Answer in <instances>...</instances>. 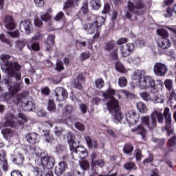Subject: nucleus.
Listing matches in <instances>:
<instances>
[{
	"label": "nucleus",
	"mask_w": 176,
	"mask_h": 176,
	"mask_svg": "<svg viewBox=\"0 0 176 176\" xmlns=\"http://www.w3.org/2000/svg\"><path fill=\"white\" fill-rule=\"evenodd\" d=\"M141 123L146 126L149 131H153L157 127V123H163V113L157 110H154L151 116H142Z\"/></svg>",
	"instance_id": "f257e3e1"
},
{
	"label": "nucleus",
	"mask_w": 176,
	"mask_h": 176,
	"mask_svg": "<svg viewBox=\"0 0 176 176\" xmlns=\"http://www.w3.org/2000/svg\"><path fill=\"white\" fill-rule=\"evenodd\" d=\"M105 23V19L102 16H97L96 21L92 23H85L83 25L82 28L85 31H87L89 35H93V39H97L100 38V34L101 32V28Z\"/></svg>",
	"instance_id": "f03ea898"
},
{
	"label": "nucleus",
	"mask_w": 176,
	"mask_h": 176,
	"mask_svg": "<svg viewBox=\"0 0 176 176\" xmlns=\"http://www.w3.org/2000/svg\"><path fill=\"white\" fill-rule=\"evenodd\" d=\"M133 2L134 3L131 1H129L127 3V9L129 11H126L125 16L128 20H131L133 14H135V16H142V14H144L142 9H145L146 6L144 0H133Z\"/></svg>",
	"instance_id": "7ed1b4c3"
},
{
	"label": "nucleus",
	"mask_w": 176,
	"mask_h": 176,
	"mask_svg": "<svg viewBox=\"0 0 176 176\" xmlns=\"http://www.w3.org/2000/svg\"><path fill=\"white\" fill-rule=\"evenodd\" d=\"M1 60H2L3 65L6 67L9 75H14V73L19 72L21 69V65L17 62H9L10 60V55L1 54L0 56Z\"/></svg>",
	"instance_id": "20e7f679"
},
{
	"label": "nucleus",
	"mask_w": 176,
	"mask_h": 176,
	"mask_svg": "<svg viewBox=\"0 0 176 176\" xmlns=\"http://www.w3.org/2000/svg\"><path fill=\"white\" fill-rule=\"evenodd\" d=\"M139 85L141 89H151V91L153 94L157 93V85L155 83V80L149 76H145L142 80L139 82Z\"/></svg>",
	"instance_id": "39448f33"
},
{
	"label": "nucleus",
	"mask_w": 176,
	"mask_h": 176,
	"mask_svg": "<svg viewBox=\"0 0 176 176\" xmlns=\"http://www.w3.org/2000/svg\"><path fill=\"white\" fill-rule=\"evenodd\" d=\"M163 115V122H165V130L166 131L167 135H171L174 133V130L171 129L172 126V119H171V113H170V108L166 107L164 110Z\"/></svg>",
	"instance_id": "423d86ee"
},
{
	"label": "nucleus",
	"mask_w": 176,
	"mask_h": 176,
	"mask_svg": "<svg viewBox=\"0 0 176 176\" xmlns=\"http://www.w3.org/2000/svg\"><path fill=\"white\" fill-rule=\"evenodd\" d=\"M41 36H42L41 32H37L28 41L27 47L29 50H32L33 52H39L41 50V44H39Z\"/></svg>",
	"instance_id": "0eeeda50"
},
{
	"label": "nucleus",
	"mask_w": 176,
	"mask_h": 176,
	"mask_svg": "<svg viewBox=\"0 0 176 176\" xmlns=\"http://www.w3.org/2000/svg\"><path fill=\"white\" fill-rule=\"evenodd\" d=\"M36 155L38 157H40L41 161V166L44 167V168H47V170H50V168H53L54 167V157L50 156H43L42 153H37Z\"/></svg>",
	"instance_id": "6e6552de"
},
{
	"label": "nucleus",
	"mask_w": 176,
	"mask_h": 176,
	"mask_svg": "<svg viewBox=\"0 0 176 176\" xmlns=\"http://www.w3.org/2000/svg\"><path fill=\"white\" fill-rule=\"evenodd\" d=\"M176 146V137L172 136L168 140V145H167V149L166 148H163L162 151L164 153L163 160H167V157H168V155L174 151V148H175Z\"/></svg>",
	"instance_id": "1a4fd4ad"
},
{
	"label": "nucleus",
	"mask_w": 176,
	"mask_h": 176,
	"mask_svg": "<svg viewBox=\"0 0 176 176\" xmlns=\"http://www.w3.org/2000/svg\"><path fill=\"white\" fill-rule=\"evenodd\" d=\"M134 49H135V45H134V43H128L126 44L125 47L124 45H121L120 47V50L122 57H129V56H130V54L134 52Z\"/></svg>",
	"instance_id": "9d476101"
},
{
	"label": "nucleus",
	"mask_w": 176,
	"mask_h": 176,
	"mask_svg": "<svg viewBox=\"0 0 176 176\" xmlns=\"http://www.w3.org/2000/svg\"><path fill=\"white\" fill-rule=\"evenodd\" d=\"M5 119L6 122L3 124L4 127H12V129H16V127H17V118H16L13 113H7Z\"/></svg>",
	"instance_id": "9b49d317"
},
{
	"label": "nucleus",
	"mask_w": 176,
	"mask_h": 176,
	"mask_svg": "<svg viewBox=\"0 0 176 176\" xmlns=\"http://www.w3.org/2000/svg\"><path fill=\"white\" fill-rule=\"evenodd\" d=\"M3 23L4 24V27L9 31L16 30V23L14 22V18H13V16L6 14L3 19Z\"/></svg>",
	"instance_id": "f8f14e48"
},
{
	"label": "nucleus",
	"mask_w": 176,
	"mask_h": 176,
	"mask_svg": "<svg viewBox=\"0 0 176 176\" xmlns=\"http://www.w3.org/2000/svg\"><path fill=\"white\" fill-rule=\"evenodd\" d=\"M106 105L109 113H113L115 111L121 109L120 105L119 104V100L116 99V98L107 100Z\"/></svg>",
	"instance_id": "ddd939ff"
},
{
	"label": "nucleus",
	"mask_w": 176,
	"mask_h": 176,
	"mask_svg": "<svg viewBox=\"0 0 176 176\" xmlns=\"http://www.w3.org/2000/svg\"><path fill=\"white\" fill-rule=\"evenodd\" d=\"M153 71L156 76H164L167 74L168 69L166 65L162 63H157L154 65Z\"/></svg>",
	"instance_id": "4468645a"
},
{
	"label": "nucleus",
	"mask_w": 176,
	"mask_h": 176,
	"mask_svg": "<svg viewBox=\"0 0 176 176\" xmlns=\"http://www.w3.org/2000/svg\"><path fill=\"white\" fill-rule=\"evenodd\" d=\"M22 108L23 111H26L28 112H30L33 109H35L36 106L34 100H28L26 98H23V101L22 102Z\"/></svg>",
	"instance_id": "2eb2a0df"
},
{
	"label": "nucleus",
	"mask_w": 176,
	"mask_h": 176,
	"mask_svg": "<svg viewBox=\"0 0 176 176\" xmlns=\"http://www.w3.org/2000/svg\"><path fill=\"white\" fill-rule=\"evenodd\" d=\"M68 168V164L65 161H61L58 164V166L55 167V174L58 176H61L65 173V170Z\"/></svg>",
	"instance_id": "dca6fc26"
},
{
	"label": "nucleus",
	"mask_w": 176,
	"mask_h": 176,
	"mask_svg": "<svg viewBox=\"0 0 176 176\" xmlns=\"http://www.w3.org/2000/svg\"><path fill=\"white\" fill-rule=\"evenodd\" d=\"M125 116L129 123H134L136 124V123H138L140 121V116H138L135 111H129L126 113Z\"/></svg>",
	"instance_id": "f3484780"
},
{
	"label": "nucleus",
	"mask_w": 176,
	"mask_h": 176,
	"mask_svg": "<svg viewBox=\"0 0 176 176\" xmlns=\"http://www.w3.org/2000/svg\"><path fill=\"white\" fill-rule=\"evenodd\" d=\"M7 83V86H8V89L9 90V91H10L11 94H16V93H19V91H20V83L19 82H10V81H9V80H7L6 82Z\"/></svg>",
	"instance_id": "a211bd4d"
},
{
	"label": "nucleus",
	"mask_w": 176,
	"mask_h": 176,
	"mask_svg": "<svg viewBox=\"0 0 176 176\" xmlns=\"http://www.w3.org/2000/svg\"><path fill=\"white\" fill-rule=\"evenodd\" d=\"M131 133H138L139 135H141L143 140L146 138V133H148L146 129L144 127V125L139 124L136 128L131 129Z\"/></svg>",
	"instance_id": "6ab92c4d"
},
{
	"label": "nucleus",
	"mask_w": 176,
	"mask_h": 176,
	"mask_svg": "<svg viewBox=\"0 0 176 176\" xmlns=\"http://www.w3.org/2000/svg\"><path fill=\"white\" fill-rule=\"evenodd\" d=\"M26 140L29 144L35 145L39 142V135L36 133H31L26 135Z\"/></svg>",
	"instance_id": "aec40b11"
},
{
	"label": "nucleus",
	"mask_w": 176,
	"mask_h": 176,
	"mask_svg": "<svg viewBox=\"0 0 176 176\" xmlns=\"http://www.w3.org/2000/svg\"><path fill=\"white\" fill-rule=\"evenodd\" d=\"M116 92L115 91V89L108 88L104 92L102 93V96L103 98H104L105 101H108L109 100H112V98H116Z\"/></svg>",
	"instance_id": "412c9836"
},
{
	"label": "nucleus",
	"mask_w": 176,
	"mask_h": 176,
	"mask_svg": "<svg viewBox=\"0 0 176 176\" xmlns=\"http://www.w3.org/2000/svg\"><path fill=\"white\" fill-rule=\"evenodd\" d=\"M25 158L24 157V155L18 153L15 157H14L12 160V163L16 164V166H21L24 164V161Z\"/></svg>",
	"instance_id": "4be33fe9"
},
{
	"label": "nucleus",
	"mask_w": 176,
	"mask_h": 176,
	"mask_svg": "<svg viewBox=\"0 0 176 176\" xmlns=\"http://www.w3.org/2000/svg\"><path fill=\"white\" fill-rule=\"evenodd\" d=\"M20 27L21 28H24L25 34L27 35H30V34H31V28L32 27V23H31V21L28 19L22 21L20 23Z\"/></svg>",
	"instance_id": "5701e85b"
},
{
	"label": "nucleus",
	"mask_w": 176,
	"mask_h": 176,
	"mask_svg": "<svg viewBox=\"0 0 176 176\" xmlns=\"http://www.w3.org/2000/svg\"><path fill=\"white\" fill-rule=\"evenodd\" d=\"M32 171L34 175L35 176H43L45 175V173H46V168L42 165H39L38 166H33Z\"/></svg>",
	"instance_id": "b1692460"
},
{
	"label": "nucleus",
	"mask_w": 176,
	"mask_h": 176,
	"mask_svg": "<svg viewBox=\"0 0 176 176\" xmlns=\"http://www.w3.org/2000/svg\"><path fill=\"white\" fill-rule=\"evenodd\" d=\"M66 138L69 146V149H71V148H72L73 146H76L78 142L75 141V135L74 133L68 132L66 135Z\"/></svg>",
	"instance_id": "393cba45"
},
{
	"label": "nucleus",
	"mask_w": 176,
	"mask_h": 176,
	"mask_svg": "<svg viewBox=\"0 0 176 176\" xmlns=\"http://www.w3.org/2000/svg\"><path fill=\"white\" fill-rule=\"evenodd\" d=\"M0 164L3 171L6 172L9 170V164H8V160H6V154H0Z\"/></svg>",
	"instance_id": "a878e982"
},
{
	"label": "nucleus",
	"mask_w": 176,
	"mask_h": 176,
	"mask_svg": "<svg viewBox=\"0 0 176 176\" xmlns=\"http://www.w3.org/2000/svg\"><path fill=\"white\" fill-rule=\"evenodd\" d=\"M121 109H118V110L113 111V113H110L111 115L113 116L114 120H116V122H118V123L122 122V120H123V118H124V116L122 113Z\"/></svg>",
	"instance_id": "bb28decb"
},
{
	"label": "nucleus",
	"mask_w": 176,
	"mask_h": 176,
	"mask_svg": "<svg viewBox=\"0 0 176 176\" xmlns=\"http://www.w3.org/2000/svg\"><path fill=\"white\" fill-rule=\"evenodd\" d=\"M54 39H56V36H54V35L48 36L47 41L45 42L46 50L48 52H50V50L53 49V46H54Z\"/></svg>",
	"instance_id": "cd10ccee"
},
{
	"label": "nucleus",
	"mask_w": 176,
	"mask_h": 176,
	"mask_svg": "<svg viewBox=\"0 0 176 176\" xmlns=\"http://www.w3.org/2000/svg\"><path fill=\"white\" fill-rule=\"evenodd\" d=\"M85 141L88 148L90 149H91V148H94V149H97V148H98V142L97 140H93L90 136L85 137Z\"/></svg>",
	"instance_id": "c85d7f7f"
},
{
	"label": "nucleus",
	"mask_w": 176,
	"mask_h": 176,
	"mask_svg": "<svg viewBox=\"0 0 176 176\" xmlns=\"http://www.w3.org/2000/svg\"><path fill=\"white\" fill-rule=\"evenodd\" d=\"M1 134L3 138L9 140V138H12L14 135V131L10 128H6L1 131Z\"/></svg>",
	"instance_id": "c756f323"
},
{
	"label": "nucleus",
	"mask_w": 176,
	"mask_h": 176,
	"mask_svg": "<svg viewBox=\"0 0 176 176\" xmlns=\"http://www.w3.org/2000/svg\"><path fill=\"white\" fill-rule=\"evenodd\" d=\"M53 12V10L52 8H50L46 13H43L41 15V19L43 20V21H45L46 23H48V21H50L52 20V13Z\"/></svg>",
	"instance_id": "7c9ffc66"
},
{
	"label": "nucleus",
	"mask_w": 176,
	"mask_h": 176,
	"mask_svg": "<svg viewBox=\"0 0 176 176\" xmlns=\"http://www.w3.org/2000/svg\"><path fill=\"white\" fill-rule=\"evenodd\" d=\"M43 137L46 142L52 143L54 140V135L50 133V130H43Z\"/></svg>",
	"instance_id": "2f4dec72"
},
{
	"label": "nucleus",
	"mask_w": 176,
	"mask_h": 176,
	"mask_svg": "<svg viewBox=\"0 0 176 176\" xmlns=\"http://www.w3.org/2000/svg\"><path fill=\"white\" fill-rule=\"evenodd\" d=\"M78 2H80V0H67L63 6V10H67L72 6H78L79 5Z\"/></svg>",
	"instance_id": "473e14b6"
},
{
	"label": "nucleus",
	"mask_w": 176,
	"mask_h": 176,
	"mask_svg": "<svg viewBox=\"0 0 176 176\" xmlns=\"http://www.w3.org/2000/svg\"><path fill=\"white\" fill-rule=\"evenodd\" d=\"M115 46H116V43H115V41L111 40V41H107L104 44L103 49L106 50V52H112V50L115 49Z\"/></svg>",
	"instance_id": "72a5a7b5"
},
{
	"label": "nucleus",
	"mask_w": 176,
	"mask_h": 176,
	"mask_svg": "<svg viewBox=\"0 0 176 176\" xmlns=\"http://www.w3.org/2000/svg\"><path fill=\"white\" fill-rule=\"evenodd\" d=\"M136 105L138 111H139L140 113H146V112H148V107L144 102H139Z\"/></svg>",
	"instance_id": "f704fd0d"
},
{
	"label": "nucleus",
	"mask_w": 176,
	"mask_h": 176,
	"mask_svg": "<svg viewBox=\"0 0 176 176\" xmlns=\"http://www.w3.org/2000/svg\"><path fill=\"white\" fill-rule=\"evenodd\" d=\"M153 142L157 144V148H158V149L163 151V148H164V147H163V146L164 145V144H166V139H164V138H162V139L154 138Z\"/></svg>",
	"instance_id": "c9c22d12"
},
{
	"label": "nucleus",
	"mask_w": 176,
	"mask_h": 176,
	"mask_svg": "<svg viewBox=\"0 0 176 176\" xmlns=\"http://www.w3.org/2000/svg\"><path fill=\"white\" fill-rule=\"evenodd\" d=\"M86 148L83 147V146H79V143H76V146H73L72 147L70 148L71 152L73 153H78L80 154L82 153V151H85Z\"/></svg>",
	"instance_id": "e433bc0d"
},
{
	"label": "nucleus",
	"mask_w": 176,
	"mask_h": 176,
	"mask_svg": "<svg viewBox=\"0 0 176 176\" xmlns=\"http://www.w3.org/2000/svg\"><path fill=\"white\" fill-rule=\"evenodd\" d=\"M122 151L126 155H129L133 151H134V146L131 143H126L124 144Z\"/></svg>",
	"instance_id": "4c0bfd02"
},
{
	"label": "nucleus",
	"mask_w": 176,
	"mask_h": 176,
	"mask_svg": "<svg viewBox=\"0 0 176 176\" xmlns=\"http://www.w3.org/2000/svg\"><path fill=\"white\" fill-rule=\"evenodd\" d=\"M81 13H83V14H87V13H89V3H87V1L82 3V7L76 16H79Z\"/></svg>",
	"instance_id": "58836bf2"
},
{
	"label": "nucleus",
	"mask_w": 176,
	"mask_h": 176,
	"mask_svg": "<svg viewBox=\"0 0 176 176\" xmlns=\"http://www.w3.org/2000/svg\"><path fill=\"white\" fill-rule=\"evenodd\" d=\"M160 46L161 49H168V47L171 46V43L170 42V40H168V38L161 39Z\"/></svg>",
	"instance_id": "ea45409f"
},
{
	"label": "nucleus",
	"mask_w": 176,
	"mask_h": 176,
	"mask_svg": "<svg viewBox=\"0 0 176 176\" xmlns=\"http://www.w3.org/2000/svg\"><path fill=\"white\" fill-rule=\"evenodd\" d=\"M115 68L118 72H120V74H124L126 72V68H124V66L120 61H117L115 63Z\"/></svg>",
	"instance_id": "a19ab883"
},
{
	"label": "nucleus",
	"mask_w": 176,
	"mask_h": 176,
	"mask_svg": "<svg viewBox=\"0 0 176 176\" xmlns=\"http://www.w3.org/2000/svg\"><path fill=\"white\" fill-rule=\"evenodd\" d=\"M24 97L23 94H19L16 96L14 98V102L16 104V105H20L21 104V107H23V101H24Z\"/></svg>",
	"instance_id": "79ce46f5"
},
{
	"label": "nucleus",
	"mask_w": 176,
	"mask_h": 176,
	"mask_svg": "<svg viewBox=\"0 0 176 176\" xmlns=\"http://www.w3.org/2000/svg\"><path fill=\"white\" fill-rule=\"evenodd\" d=\"M157 33L162 37V39H167L168 38V32L165 29H158Z\"/></svg>",
	"instance_id": "37998d69"
},
{
	"label": "nucleus",
	"mask_w": 176,
	"mask_h": 176,
	"mask_svg": "<svg viewBox=\"0 0 176 176\" xmlns=\"http://www.w3.org/2000/svg\"><path fill=\"white\" fill-rule=\"evenodd\" d=\"M91 4L94 10H98L101 8V0H91Z\"/></svg>",
	"instance_id": "c03bdc74"
},
{
	"label": "nucleus",
	"mask_w": 176,
	"mask_h": 176,
	"mask_svg": "<svg viewBox=\"0 0 176 176\" xmlns=\"http://www.w3.org/2000/svg\"><path fill=\"white\" fill-rule=\"evenodd\" d=\"M47 109L50 112H54L56 111V103L53 99L48 100Z\"/></svg>",
	"instance_id": "a18cd8bd"
},
{
	"label": "nucleus",
	"mask_w": 176,
	"mask_h": 176,
	"mask_svg": "<svg viewBox=\"0 0 176 176\" xmlns=\"http://www.w3.org/2000/svg\"><path fill=\"white\" fill-rule=\"evenodd\" d=\"M124 168L125 170H137V166L133 162H126L124 164Z\"/></svg>",
	"instance_id": "49530a36"
},
{
	"label": "nucleus",
	"mask_w": 176,
	"mask_h": 176,
	"mask_svg": "<svg viewBox=\"0 0 176 176\" xmlns=\"http://www.w3.org/2000/svg\"><path fill=\"white\" fill-rule=\"evenodd\" d=\"M95 85L97 89H102L105 86V82L102 78H97L95 80Z\"/></svg>",
	"instance_id": "de8ad7c7"
},
{
	"label": "nucleus",
	"mask_w": 176,
	"mask_h": 176,
	"mask_svg": "<svg viewBox=\"0 0 176 176\" xmlns=\"http://www.w3.org/2000/svg\"><path fill=\"white\" fill-rule=\"evenodd\" d=\"M64 88L61 87H57L55 91H54V93H55V96L56 97V101H60L61 102V94L63 93V90Z\"/></svg>",
	"instance_id": "09e8293b"
},
{
	"label": "nucleus",
	"mask_w": 176,
	"mask_h": 176,
	"mask_svg": "<svg viewBox=\"0 0 176 176\" xmlns=\"http://www.w3.org/2000/svg\"><path fill=\"white\" fill-rule=\"evenodd\" d=\"M173 13H174V6H173V8L171 7L166 8L164 16L166 19L170 18V17H173Z\"/></svg>",
	"instance_id": "8fccbe9b"
},
{
	"label": "nucleus",
	"mask_w": 176,
	"mask_h": 176,
	"mask_svg": "<svg viewBox=\"0 0 176 176\" xmlns=\"http://www.w3.org/2000/svg\"><path fill=\"white\" fill-rule=\"evenodd\" d=\"M133 78L134 80H139V82L140 80H142V72L140 70H136L133 74Z\"/></svg>",
	"instance_id": "3c124183"
},
{
	"label": "nucleus",
	"mask_w": 176,
	"mask_h": 176,
	"mask_svg": "<svg viewBox=\"0 0 176 176\" xmlns=\"http://www.w3.org/2000/svg\"><path fill=\"white\" fill-rule=\"evenodd\" d=\"M28 43V42H27V41L19 40L16 42V46L17 49H19V50H20V52H21V50H23V49H24V47Z\"/></svg>",
	"instance_id": "603ef678"
},
{
	"label": "nucleus",
	"mask_w": 176,
	"mask_h": 176,
	"mask_svg": "<svg viewBox=\"0 0 176 176\" xmlns=\"http://www.w3.org/2000/svg\"><path fill=\"white\" fill-rule=\"evenodd\" d=\"M80 168L83 170V171H87L90 168V164L89 161L84 160L82 161L80 164Z\"/></svg>",
	"instance_id": "864d4df0"
},
{
	"label": "nucleus",
	"mask_w": 176,
	"mask_h": 176,
	"mask_svg": "<svg viewBox=\"0 0 176 176\" xmlns=\"http://www.w3.org/2000/svg\"><path fill=\"white\" fill-rule=\"evenodd\" d=\"M0 41L3 43H6L9 46H12V41H10V39L6 38V36H5L4 34H0Z\"/></svg>",
	"instance_id": "5fc2aeb1"
},
{
	"label": "nucleus",
	"mask_w": 176,
	"mask_h": 176,
	"mask_svg": "<svg viewBox=\"0 0 176 176\" xmlns=\"http://www.w3.org/2000/svg\"><path fill=\"white\" fill-rule=\"evenodd\" d=\"M118 85L120 87H126V86H127V78L124 76L120 77L118 79Z\"/></svg>",
	"instance_id": "6e6d98bb"
},
{
	"label": "nucleus",
	"mask_w": 176,
	"mask_h": 176,
	"mask_svg": "<svg viewBox=\"0 0 176 176\" xmlns=\"http://www.w3.org/2000/svg\"><path fill=\"white\" fill-rule=\"evenodd\" d=\"M92 164L95 165V166L100 167L102 168L105 166V160L104 159H99L95 161L94 162L91 163Z\"/></svg>",
	"instance_id": "4d7b16f0"
},
{
	"label": "nucleus",
	"mask_w": 176,
	"mask_h": 176,
	"mask_svg": "<svg viewBox=\"0 0 176 176\" xmlns=\"http://www.w3.org/2000/svg\"><path fill=\"white\" fill-rule=\"evenodd\" d=\"M74 126L79 131H85V130H86V126H85V124H83V123L80 122H75Z\"/></svg>",
	"instance_id": "13d9d810"
},
{
	"label": "nucleus",
	"mask_w": 176,
	"mask_h": 176,
	"mask_svg": "<svg viewBox=\"0 0 176 176\" xmlns=\"http://www.w3.org/2000/svg\"><path fill=\"white\" fill-rule=\"evenodd\" d=\"M55 70L57 72H61V71H64V63L61 60H58L56 63Z\"/></svg>",
	"instance_id": "bf43d9fd"
},
{
	"label": "nucleus",
	"mask_w": 176,
	"mask_h": 176,
	"mask_svg": "<svg viewBox=\"0 0 176 176\" xmlns=\"http://www.w3.org/2000/svg\"><path fill=\"white\" fill-rule=\"evenodd\" d=\"M64 113L65 115H71L72 113V111H74V107L72 105H66L64 109Z\"/></svg>",
	"instance_id": "052dcab7"
},
{
	"label": "nucleus",
	"mask_w": 176,
	"mask_h": 176,
	"mask_svg": "<svg viewBox=\"0 0 176 176\" xmlns=\"http://www.w3.org/2000/svg\"><path fill=\"white\" fill-rule=\"evenodd\" d=\"M140 97L144 100V101H149L151 98H152L151 94L146 91L140 93Z\"/></svg>",
	"instance_id": "680f3d73"
},
{
	"label": "nucleus",
	"mask_w": 176,
	"mask_h": 176,
	"mask_svg": "<svg viewBox=\"0 0 176 176\" xmlns=\"http://www.w3.org/2000/svg\"><path fill=\"white\" fill-rule=\"evenodd\" d=\"M111 12V4L106 3L104 5L103 10L102 11V14H107Z\"/></svg>",
	"instance_id": "e2e57ef3"
},
{
	"label": "nucleus",
	"mask_w": 176,
	"mask_h": 176,
	"mask_svg": "<svg viewBox=\"0 0 176 176\" xmlns=\"http://www.w3.org/2000/svg\"><path fill=\"white\" fill-rule=\"evenodd\" d=\"M164 85L167 90H171V89H173V81L171 79H166L164 81Z\"/></svg>",
	"instance_id": "0e129e2a"
},
{
	"label": "nucleus",
	"mask_w": 176,
	"mask_h": 176,
	"mask_svg": "<svg viewBox=\"0 0 176 176\" xmlns=\"http://www.w3.org/2000/svg\"><path fill=\"white\" fill-rule=\"evenodd\" d=\"M0 97H2L4 101H9L12 98V95L9 92H4L0 95Z\"/></svg>",
	"instance_id": "69168bd1"
},
{
	"label": "nucleus",
	"mask_w": 176,
	"mask_h": 176,
	"mask_svg": "<svg viewBox=\"0 0 176 176\" xmlns=\"http://www.w3.org/2000/svg\"><path fill=\"white\" fill-rule=\"evenodd\" d=\"M65 14L64 12L60 11L59 12L54 18V19L55 20V21H60L64 17Z\"/></svg>",
	"instance_id": "338daca9"
},
{
	"label": "nucleus",
	"mask_w": 176,
	"mask_h": 176,
	"mask_svg": "<svg viewBox=\"0 0 176 176\" xmlns=\"http://www.w3.org/2000/svg\"><path fill=\"white\" fill-rule=\"evenodd\" d=\"M74 86L75 89H77L78 90H80V91H83V86L82 85V83L79 81H74Z\"/></svg>",
	"instance_id": "774afa93"
}]
</instances>
